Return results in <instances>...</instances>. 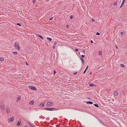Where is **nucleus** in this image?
Here are the masks:
<instances>
[{
  "instance_id": "e433bc0d",
  "label": "nucleus",
  "mask_w": 127,
  "mask_h": 127,
  "mask_svg": "<svg viewBox=\"0 0 127 127\" xmlns=\"http://www.w3.org/2000/svg\"><path fill=\"white\" fill-rule=\"evenodd\" d=\"M75 50L76 51H78V50L77 49H75Z\"/></svg>"
},
{
  "instance_id": "1a4fd4ad",
  "label": "nucleus",
  "mask_w": 127,
  "mask_h": 127,
  "mask_svg": "<svg viewBox=\"0 0 127 127\" xmlns=\"http://www.w3.org/2000/svg\"><path fill=\"white\" fill-rule=\"evenodd\" d=\"M21 99V97L20 96H18L17 98V101L16 102H18L20 99Z\"/></svg>"
},
{
  "instance_id": "20e7f679",
  "label": "nucleus",
  "mask_w": 127,
  "mask_h": 127,
  "mask_svg": "<svg viewBox=\"0 0 127 127\" xmlns=\"http://www.w3.org/2000/svg\"><path fill=\"white\" fill-rule=\"evenodd\" d=\"M28 124H29V125L31 127H34L35 126V124H32L29 122H28Z\"/></svg>"
},
{
  "instance_id": "5701e85b",
  "label": "nucleus",
  "mask_w": 127,
  "mask_h": 127,
  "mask_svg": "<svg viewBox=\"0 0 127 127\" xmlns=\"http://www.w3.org/2000/svg\"><path fill=\"white\" fill-rule=\"evenodd\" d=\"M121 65L122 67H124L125 66V65L123 64H121Z\"/></svg>"
},
{
  "instance_id": "bb28decb",
  "label": "nucleus",
  "mask_w": 127,
  "mask_h": 127,
  "mask_svg": "<svg viewBox=\"0 0 127 127\" xmlns=\"http://www.w3.org/2000/svg\"><path fill=\"white\" fill-rule=\"evenodd\" d=\"M70 18L71 19H72L73 18V16L71 15L70 16Z\"/></svg>"
},
{
  "instance_id": "c9c22d12",
  "label": "nucleus",
  "mask_w": 127,
  "mask_h": 127,
  "mask_svg": "<svg viewBox=\"0 0 127 127\" xmlns=\"http://www.w3.org/2000/svg\"><path fill=\"white\" fill-rule=\"evenodd\" d=\"M77 72H76L74 73V75H76L77 74Z\"/></svg>"
},
{
  "instance_id": "f8f14e48",
  "label": "nucleus",
  "mask_w": 127,
  "mask_h": 127,
  "mask_svg": "<svg viewBox=\"0 0 127 127\" xmlns=\"http://www.w3.org/2000/svg\"><path fill=\"white\" fill-rule=\"evenodd\" d=\"M21 123V122L20 121H18L17 123V126H19L20 125Z\"/></svg>"
},
{
  "instance_id": "c03bdc74",
  "label": "nucleus",
  "mask_w": 127,
  "mask_h": 127,
  "mask_svg": "<svg viewBox=\"0 0 127 127\" xmlns=\"http://www.w3.org/2000/svg\"><path fill=\"white\" fill-rule=\"evenodd\" d=\"M26 64L27 65H28V64H27V63L26 62Z\"/></svg>"
},
{
  "instance_id": "4468645a",
  "label": "nucleus",
  "mask_w": 127,
  "mask_h": 127,
  "mask_svg": "<svg viewBox=\"0 0 127 127\" xmlns=\"http://www.w3.org/2000/svg\"><path fill=\"white\" fill-rule=\"evenodd\" d=\"M34 103V101H32L30 102L29 104L30 105H32V104H33Z\"/></svg>"
},
{
  "instance_id": "4be33fe9",
  "label": "nucleus",
  "mask_w": 127,
  "mask_h": 127,
  "mask_svg": "<svg viewBox=\"0 0 127 127\" xmlns=\"http://www.w3.org/2000/svg\"><path fill=\"white\" fill-rule=\"evenodd\" d=\"M124 3H122L121 5V6H120V8H121V7H122L123 6V5L124 4Z\"/></svg>"
},
{
  "instance_id": "4c0bfd02",
  "label": "nucleus",
  "mask_w": 127,
  "mask_h": 127,
  "mask_svg": "<svg viewBox=\"0 0 127 127\" xmlns=\"http://www.w3.org/2000/svg\"><path fill=\"white\" fill-rule=\"evenodd\" d=\"M12 53H15V54H17L16 52H12Z\"/></svg>"
},
{
  "instance_id": "9b49d317",
  "label": "nucleus",
  "mask_w": 127,
  "mask_h": 127,
  "mask_svg": "<svg viewBox=\"0 0 127 127\" xmlns=\"http://www.w3.org/2000/svg\"><path fill=\"white\" fill-rule=\"evenodd\" d=\"M44 105V103H41L39 105V106L40 107H42Z\"/></svg>"
},
{
  "instance_id": "a18cd8bd",
  "label": "nucleus",
  "mask_w": 127,
  "mask_h": 127,
  "mask_svg": "<svg viewBox=\"0 0 127 127\" xmlns=\"http://www.w3.org/2000/svg\"><path fill=\"white\" fill-rule=\"evenodd\" d=\"M116 47L117 48H118V47H117V45H116Z\"/></svg>"
},
{
  "instance_id": "49530a36",
  "label": "nucleus",
  "mask_w": 127,
  "mask_h": 127,
  "mask_svg": "<svg viewBox=\"0 0 127 127\" xmlns=\"http://www.w3.org/2000/svg\"><path fill=\"white\" fill-rule=\"evenodd\" d=\"M24 127H28V126H25Z\"/></svg>"
},
{
  "instance_id": "f257e3e1",
  "label": "nucleus",
  "mask_w": 127,
  "mask_h": 127,
  "mask_svg": "<svg viewBox=\"0 0 127 127\" xmlns=\"http://www.w3.org/2000/svg\"><path fill=\"white\" fill-rule=\"evenodd\" d=\"M14 47L15 48L18 50H20L19 44L18 42H16L14 44Z\"/></svg>"
},
{
  "instance_id": "72a5a7b5",
  "label": "nucleus",
  "mask_w": 127,
  "mask_h": 127,
  "mask_svg": "<svg viewBox=\"0 0 127 127\" xmlns=\"http://www.w3.org/2000/svg\"><path fill=\"white\" fill-rule=\"evenodd\" d=\"M94 21H95L94 19H92V22H94Z\"/></svg>"
},
{
  "instance_id": "9d476101",
  "label": "nucleus",
  "mask_w": 127,
  "mask_h": 127,
  "mask_svg": "<svg viewBox=\"0 0 127 127\" xmlns=\"http://www.w3.org/2000/svg\"><path fill=\"white\" fill-rule=\"evenodd\" d=\"M86 103L87 104H93V102H91V101H88V102H86Z\"/></svg>"
},
{
  "instance_id": "a878e982",
  "label": "nucleus",
  "mask_w": 127,
  "mask_h": 127,
  "mask_svg": "<svg viewBox=\"0 0 127 127\" xmlns=\"http://www.w3.org/2000/svg\"><path fill=\"white\" fill-rule=\"evenodd\" d=\"M16 25L18 26H21V25L19 23H17Z\"/></svg>"
},
{
  "instance_id": "ea45409f",
  "label": "nucleus",
  "mask_w": 127,
  "mask_h": 127,
  "mask_svg": "<svg viewBox=\"0 0 127 127\" xmlns=\"http://www.w3.org/2000/svg\"><path fill=\"white\" fill-rule=\"evenodd\" d=\"M57 42H56H56H54V44H55V45H56V44H57Z\"/></svg>"
},
{
  "instance_id": "c85d7f7f",
  "label": "nucleus",
  "mask_w": 127,
  "mask_h": 127,
  "mask_svg": "<svg viewBox=\"0 0 127 127\" xmlns=\"http://www.w3.org/2000/svg\"><path fill=\"white\" fill-rule=\"evenodd\" d=\"M88 66H87V67H86V69H85V70H87L88 69Z\"/></svg>"
},
{
  "instance_id": "7ed1b4c3",
  "label": "nucleus",
  "mask_w": 127,
  "mask_h": 127,
  "mask_svg": "<svg viewBox=\"0 0 127 127\" xmlns=\"http://www.w3.org/2000/svg\"><path fill=\"white\" fill-rule=\"evenodd\" d=\"M14 117H12L8 119V121L9 122H12L14 120Z\"/></svg>"
},
{
  "instance_id": "37998d69",
  "label": "nucleus",
  "mask_w": 127,
  "mask_h": 127,
  "mask_svg": "<svg viewBox=\"0 0 127 127\" xmlns=\"http://www.w3.org/2000/svg\"><path fill=\"white\" fill-rule=\"evenodd\" d=\"M53 49H54L55 48V46H53Z\"/></svg>"
},
{
  "instance_id": "dca6fc26",
  "label": "nucleus",
  "mask_w": 127,
  "mask_h": 127,
  "mask_svg": "<svg viewBox=\"0 0 127 127\" xmlns=\"http://www.w3.org/2000/svg\"><path fill=\"white\" fill-rule=\"evenodd\" d=\"M90 86H92V87H93V86H95V85L94 84H90Z\"/></svg>"
},
{
  "instance_id": "412c9836",
  "label": "nucleus",
  "mask_w": 127,
  "mask_h": 127,
  "mask_svg": "<svg viewBox=\"0 0 127 127\" xmlns=\"http://www.w3.org/2000/svg\"><path fill=\"white\" fill-rule=\"evenodd\" d=\"M98 54L100 55H101L102 54V52H101V51H99L98 52Z\"/></svg>"
},
{
  "instance_id": "a19ab883",
  "label": "nucleus",
  "mask_w": 127,
  "mask_h": 127,
  "mask_svg": "<svg viewBox=\"0 0 127 127\" xmlns=\"http://www.w3.org/2000/svg\"><path fill=\"white\" fill-rule=\"evenodd\" d=\"M91 43H93V42L92 40L91 41Z\"/></svg>"
},
{
  "instance_id": "2eb2a0df",
  "label": "nucleus",
  "mask_w": 127,
  "mask_h": 127,
  "mask_svg": "<svg viewBox=\"0 0 127 127\" xmlns=\"http://www.w3.org/2000/svg\"><path fill=\"white\" fill-rule=\"evenodd\" d=\"M47 38L49 41H51L52 40V39L50 38L47 37Z\"/></svg>"
},
{
  "instance_id": "39448f33",
  "label": "nucleus",
  "mask_w": 127,
  "mask_h": 127,
  "mask_svg": "<svg viewBox=\"0 0 127 127\" xmlns=\"http://www.w3.org/2000/svg\"><path fill=\"white\" fill-rule=\"evenodd\" d=\"M45 109L46 110H48L49 111H53V110H55L56 109L55 108H45Z\"/></svg>"
},
{
  "instance_id": "b1692460",
  "label": "nucleus",
  "mask_w": 127,
  "mask_h": 127,
  "mask_svg": "<svg viewBox=\"0 0 127 127\" xmlns=\"http://www.w3.org/2000/svg\"><path fill=\"white\" fill-rule=\"evenodd\" d=\"M100 34V33L99 32H97L96 33V35H99Z\"/></svg>"
},
{
  "instance_id": "7c9ffc66",
  "label": "nucleus",
  "mask_w": 127,
  "mask_h": 127,
  "mask_svg": "<svg viewBox=\"0 0 127 127\" xmlns=\"http://www.w3.org/2000/svg\"><path fill=\"white\" fill-rule=\"evenodd\" d=\"M86 70H85L83 72V74H85L86 73Z\"/></svg>"
},
{
  "instance_id": "f704fd0d",
  "label": "nucleus",
  "mask_w": 127,
  "mask_h": 127,
  "mask_svg": "<svg viewBox=\"0 0 127 127\" xmlns=\"http://www.w3.org/2000/svg\"><path fill=\"white\" fill-rule=\"evenodd\" d=\"M35 2H36V1H35V0H33V3H35Z\"/></svg>"
},
{
  "instance_id": "de8ad7c7",
  "label": "nucleus",
  "mask_w": 127,
  "mask_h": 127,
  "mask_svg": "<svg viewBox=\"0 0 127 127\" xmlns=\"http://www.w3.org/2000/svg\"><path fill=\"white\" fill-rule=\"evenodd\" d=\"M34 127H36L35 126Z\"/></svg>"
},
{
  "instance_id": "f3484780",
  "label": "nucleus",
  "mask_w": 127,
  "mask_h": 127,
  "mask_svg": "<svg viewBox=\"0 0 127 127\" xmlns=\"http://www.w3.org/2000/svg\"><path fill=\"white\" fill-rule=\"evenodd\" d=\"M114 94L115 95H118V93L117 92H114Z\"/></svg>"
},
{
  "instance_id": "423d86ee",
  "label": "nucleus",
  "mask_w": 127,
  "mask_h": 127,
  "mask_svg": "<svg viewBox=\"0 0 127 127\" xmlns=\"http://www.w3.org/2000/svg\"><path fill=\"white\" fill-rule=\"evenodd\" d=\"M29 87L30 89L33 90H36V88L32 86H29Z\"/></svg>"
},
{
  "instance_id": "0eeeda50",
  "label": "nucleus",
  "mask_w": 127,
  "mask_h": 127,
  "mask_svg": "<svg viewBox=\"0 0 127 127\" xmlns=\"http://www.w3.org/2000/svg\"><path fill=\"white\" fill-rule=\"evenodd\" d=\"M0 107L2 109L4 110L5 109V107L3 104H2L0 105Z\"/></svg>"
},
{
  "instance_id": "ddd939ff",
  "label": "nucleus",
  "mask_w": 127,
  "mask_h": 127,
  "mask_svg": "<svg viewBox=\"0 0 127 127\" xmlns=\"http://www.w3.org/2000/svg\"><path fill=\"white\" fill-rule=\"evenodd\" d=\"M80 60L81 61V62H82V64H83L84 62V60L83 59L81 58V57H80Z\"/></svg>"
},
{
  "instance_id": "393cba45",
  "label": "nucleus",
  "mask_w": 127,
  "mask_h": 127,
  "mask_svg": "<svg viewBox=\"0 0 127 127\" xmlns=\"http://www.w3.org/2000/svg\"><path fill=\"white\" fill-rule=\"evenodd\" d=\"M126 0H123L122 2L123 3H124L125 1Z\"/></svg>"
},
{
  "instance_id": "6e6552de",
  "label": "nucleus",
  "mask_w": 127,
  "mask_h": 127,
  "mask_svg": "<svg viewBox=\"0 0 127 127\" xmlns=\"http://www.w3.org/2000/svg\"><path fill=\"white\" fill-rule=\"evenodd\" d=\"M6 111L7 113H9L10 112V109L8 107H7L6 108Z\"/></svg>"
},
{
  "instance_id": "cd10ccee",
  "label": "nucleus",
  "mask_w": 127,
  "mask_h": 127,
  "mask_svg": "<svg viewBox=\"0 0 127 127\" xmlns=\"http://www.w3.org/2000/svg\"><path fill=\"white\" fill-rule=\"evenodd\" d=\"M81 57L82 58H84L85 57V56L84 55H82L81 56Z\"/></svg>"
},
{
  "instance_id": "a211bd4d",
  "label": "nucleus",
  "mask_w": 127,
  "mask_h": 127,
  "mask_svg": "<svg viewBox=\"0 0 127 127\" xmlns=\"http://www.w3.org/2000/svg\"><path fill=\"white\" fill-rule=\"evenodd\" d=\"M38 35L42 39H43V38L42 36L39 34H38Z\"/></svg>"
},
{
  "instance_id": "58836bf2",
  "label": "nucleus",
  "mask_w": 127,
  "mask_h": 127,
  "mask_svg": "<svg viewBox=\"0 0 127 127\" xmlns=\"http://www.w3.org/2000/svg\"><path fill=\"white\" fill-rule=\"evenodd\" d=\"M124 32H121V34L122 35H123V34Z\"/></svg>"
},
{
  "instance_id": "c756f323",
  "label": "nucleus",
  "mask_w": 127,
  "mask_h": 127,
  "mask_svg": "<svg viewBox=\"0 0 127 127\" xmlns=\"http://www.w3.org/2000/svg\"><path fill=\"white\" fill-rule=\"evenodd\" d=\"M114 5H116L117 4V2H115L114 3Z\"/></svg>"
},
{
  "instance_id": "f03ea898",
  "label": "nucleus",
  "mask_w": 127,
  "mask_h": 127,
  "mask_svg": "<svg viewBox=\"0 0 127 127\" xmlns=\"http://www.w3.org/2000/svg\"><path fill=\"white\" fill-rule=\"evenodd\" d=\"M53 105V103L52 102L50 101L48 102L46 104V105L48 107L52 106Z\"/></svg>"
},
{
  "instance_id": "473e14b6",
  "label": "nucleus",
  "mask_w": 127,
  "mask_h": 127,
  "mask_svg": "<svg viewBox=\"0 0 127 127\" xmlns=\"http://www.w3.org/2000/svg\"><path fill=\"white\" fill-rule=\"evenodd\" d=\"M53 19V17L51 18H50V19H49V20H50H50H52Z\"/></svg>"
},
{
  "instance_id": "aec40b11",
  "label": "nucleus",
  "mask_w": 127,
  "mask_h": 127,
  "mask_svg": "<svg viewBox=\"0 0 127 127\" xmlns=\"http://www.w3.org/2000/svg\"><path fill=\"white\" fill-rule=\"evenodd\" d=\"M94 105L96 107H99L98 106L97 104H94Z\"/></svg>"
},
{
  "instance_id": "2f4dec72",
  "label": "nucleus",
  "mask_w": 127,
  "mask_h": 127,
  "mask_svg": "<svg viewBox=\"0 0 127 127\" xmlns=\"http://www.w3.org/2000/svg\"><path fill=\"white\" fill-rule=\"evenodd\" d=\"M56 73V71L55 70H54V74H55Z\"/></svg>"
},
{
  "instance_id": "6ab92c4d",
  "label": "nucleus",
  "mask_w": 127,
  "mask_h": 127,
  "mask_svg": "<svg viewBox=\"0 0 127 127\" xmlns=\"http://www.w3.org/2000/svg\"><path fill=\"white\" fill-rule=\"evenodd\" d=\"M4 59L3 58H0V61H3Z\"/></svg>"
},
{
  "instance_id": "79ce46f5",
  "label": "nucleus",
  "mask_w": 127,
  "mask_h": 127,
  "mask_svg": "<svg viewBox=\"0 0 127 127\" xmlns=\"http://www.w3.org/2000/svg\"><path fill=\"white\" fill-rule=\"evenodd\" d=\"M69 27V26L68 25H67L66 26L67 28H68Z\"/></svg>"
}]
</instances>
